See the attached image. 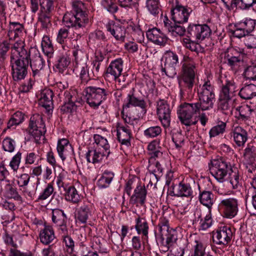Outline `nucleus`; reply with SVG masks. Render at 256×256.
I'll return each mask as SVG.
<instances>
[{"mask_svg": "<svg viewBox=\"0 0 256 256\" xmlns=\"http://www.w3.org/2000/svg\"><path fill=\"white\" fill-rule=\"evenodd\" d=\"M72 6L70 12H66L63 16L64 24L75 29L84 28L89 21L84 3L82 0H72Z\"/></svg>", "mask_w": 256, "mask_h": 256, "instance_id": "1", "label": "nucleus"}, {"mask_svg": "<svg viewBox=\"0 0 256 256\" xmlns=\"http://www.w3.org/2000/svg\"><path fill=\"white\" fill-rule=\"evenodd\" d=\"M55 2L56 0H30V8L32 13L36 14L40 6L38 20L44 29H47L52 26Z\"/></svg>", "mask_w": 256, "mask_h": 256, "instance_id": "2", "label": "nucleus"}, {"mask_svg": "<svg viewBox=\"0 0 256 256\" xmlns=\"http://www.w3.org/2000/svg\"><path fill=\"white\" fill-rule=\"evenodd\" d=\"M236 86L232 81H226L220 91L218 108L223 114L229 115L232 112V98L236 95Z\"/></svg>", "mask_w": 256, "mask_h": 256, "instance_id": "3", "label": "nucleus"}, {"mask_svg": "<svg viewBox=\"0 0 256 256\" xmlns=\"http://www.w3.org/2000/svg\"><path fill=\"white\" fill-rule=\"evenodd\" d=\"M182 63V74L178 80L180 91H191L194 84L196 74V63L193 59L184 56Z\"/></svg>", "mask_w": 256, "mask_h": 256, "instance_id": "4", "label": "nucleus"}, {"mask_svg": "<svg viewBox=\"0 0 256 256\" xmlns=\"http://www.w3.org/2000/svg\"><path fill=\"white\" fill-rule=\"evenodd\" d=\"M200 110H202V105L198 102H184L178 106V118L181 123L186 126L195 125L198 122L196 115L200 114Z\"/></svg>", "mask_w": 256, "mask_h": 256, "instance_id": "5", "label": "nucleus"}, {"mask_svg": "<svg viewBox=\"0 0 256 256\" xmlns=\"http://www.w3.org/2000/svg\"><path fill=\"white\" fill-rule=\"evenodd\" d=\"M208 166L211 174L220 182L226 180V176L232 172V168L230 163L222 158L212 160Z\"/></svg>", "mask_w": 256, "mask_h": 256, "instance_id": "6", "label": "nucleus"}, {"mask_svg": "<svg viewBox=\"0 0 256 256\" xmlns=\"http://www.w3.org/2000/svg\"><path fill=\"white\" fill-rule=\"evenodd\" d=\"M84 92L87 103L94 108H98L107 98L109 94L107 89L97 86H88Z\"/></svg>", "mask_w": 256, "mask_h": 256, "instance_id": "7", "label": "nucleus"}, {"mask_svg": "<svg viewBox=\"0 0 256 256\" xmlns=\"http://www.w3.org/2000/svg\"><path fill=\"white\" fill-rule=\"evenodd\" d=\"M200 104L202 105V110L212 108L215 101L214 86L209 80L204 81V84L200 86L198 90Z\"/></svg>", "mask_w": 256, "mask_h": 256, "instance_id": "8", "label": "nucleus"}, {"mask_svg": "<svg viewBox=\"0 0 256 256\" xmlns=\"http://www.w3.org/2000/svg\"><path fill=\"white\" fill-rule=\"evenodd\" d=\"M46 132L44 123L41 115L36 114L32 115L30 120L28 132L34 138L36 143H38L40 138Z\"/></svg>", "mask_w": 256, "mask_h": 256, "instance_id": "9", "label": "nucleus"}, {"mask_svg": "<svg viewBox=\"0 0 256 256\" xmlns=\"http://www.w3.org/2000/svg\"><path fill=\"white\" fill-rule=\"evenodd\" d=\"M64 104L60 110L64 113H72L76 111V108L82 104V100L76 92L74 90H66L64 92Z\"/></svg>", "mask_w": 256, "mask_h": 256, "instance_id": "10", "label": "nucleus"}, {"mask_svg": "<svg viewBox=\"0 0 256 256\" xmlns=\"http://www.w3.org/2000/svg\"><path fill=\"white\" fill-rule=\"evenodd\" d=\"M187 33L188 38L198 42L208 38L211 34V30L206 24H190L187 28Z\"/></svg>", "mask_w": 256, "mask_h": 256, "instance_id": "11", "label": "nucleus"}, {"mask_svg": "<svg viewBox=\"0 0 256 256\" xmlns=\"http://www.w3.org/2000/svg\"><path fill=\"white\" fill-rule=\"evenodd\" d=\"M30 51L26 46L24 41L18 40L11 46V60H29Z\"/></svg>", "mask_w": 256, "mask_h": 256, "instance_id": "12", "label": "nucleus"}, {"mask_svg": "<svg viewBox=\"0 0 256 256\" xmlns=\"http://www.w3.org/2000/svg\"><path fill=\"white\" fill-rule=\"evenodd\" d=\"M192 10L183 6L178 2L172 6L171 10L172 19L176 23L183 24L188 22Z\"/></svg>", "mask_w": 256, "mask_h": 256, "instance_id": "13", "label": "nucleus"}, {"mask_svg": "<svg viewBox=\"0 0 256 256\" xmlns=\"http://www.w3.org/2000/svg\"><path fill=\"white\" fill-rule=\"evenodd\" d=\"M11 64L14 80L19 81L24 79L28 73L29 60H11Z\"/></svg>", "mask_w": 256, "mask_h": 256, "instance_id": "14", "label": "nucleus"}, {"mask_svg": "<svg viewBox=\"0 0 256 256\" xmlns=\"http://www.w3.org/2000/svg\"><path fill=\"white\" fill-rule=\"evenodd\" d=\"M157 114L164 128L170 126V122L171 110L170 106L164 100H160L157 102Z\"/></svg>", "mask_w": 256, "mask_h": 256, "instance_id": "15", "label": "nucleus"}, {"mask_svg": "<svg viewBox=\"0 0 256 256\" xmlns=\"http://www.w3.org/2000/svg\"><path fill=\"white\" fill-rule=\"evenodd\" d=\"M52 221L58 227V231L61 234H66L67 228V218L64 212L60 209H54L52 211Z\"/></svg>", "mask_w": 256, "mask_h": 256, "instance_id": "16", "label": "nucleus"}, {"mask_svg": "<svg viewBox=\"0 0 256 256\" xmlns=\"http://www.w3.org/2000/svg\"><path fill=\"white\" fill-rule=\"evenodd\" d=\"M220 206L222 210L224 215L228 218H234L238 211V201L234 198L223 200Z\"/></svg>", "mask_w": 256, "mask_h": 256, "instance_id": "17", "label": "nucleus"}, {"mask_svg": "<svg viewBox=\"0 0 256 256\" xmlns=\"http://www.w3.org/2000/svg\"><path fill=\"white\" fill-rule=\"evenodd\" d=\"M232 236L231 229L228 226L220 228L212 236L213 240L218 244H227L230 240Z\"/></svg>", "mask_w": 256, "mask_h": 256, "instance_id": "18", "label": "nucleus"}, {"mask_svg": "<svg viewBox=\"0 0 256 256\" xmlns=\"http://www.w3.org/2000/svg\"><path fill=\"white\" fill-rule=\"evenodd\" d=\"M29 64L32 68L33 76H35L43 68L45 61L39 52L36 50H34L32 54V56L30 55Z\"/></svg>", "mask_w": 256, "mask_h": 256, "instance_id": "19", "label": "nucleus"}, {"mask_svg": "<svg viewBox=\"0 0 256 256\" xmlns=\"http://www.w3.org/2000/svg\"><path fill=\"white\" fill-rule=\"evenodd\" d=\"M124 66V62L120 58H116L110 63L107 68L106 75L107 77L116 78L120 76Z\"/></svg>", "mask_w": 256, "mask_h": 256, "instance_id": "20", "label": "nucleus"}, {"mask_svg": "<svg viewBox=\"0 0 256 256\" xmlns=\"http://www.w3.org/2000/svg\"><path fill=\"white\" fill-rule=\"evenodd\" d=\"M146 34L148 38L155 44L164 46L167 42L166 36L156 28L148 30Z\"/></svg>", "mask_w": 256, "mask_h": 256, "instance_id": "21", "label": "nucleus"}, {"mask_svg": "<svg viewBox=\"0 0 256 256\" xmlns=\"http://www.w3.org/2000/svg\"><path fill=\"white\" fill-rule=\"evenodd\" d=\"M53 96V92L50 89L43 90L40 94V98L38 101L39 104L44 108L48 112L52 110L54 108Z\"/></svg>", "mask_w": 256, "mask_h": 256, "instance_id": "22", "label": "nucleus"}, {"mask_svg": "<svg viewBox=\"0 0 256 256\" xmlns=\"http://www.w3.org/2000/svg\"><path fill=\"white\" fill-rule=\"evenodd\" d=\"M134 190V194L130 197V203L134 205L139 202L142 206L145 203L146 196V190L144 186L140 184H137Z\"/></svg>", "mask_w": 256, "mask_h": 256, "instance_id": "23", "label": "nucleus"}, {"mask_svg": "<svg viewBox=\"0 0 256 256\" xmlns=\"http://www.w3.org/2000/svg\"><path fill=\"white\" fill-rule=\"evenodd\" d=\"M132 129L121 126L117 127L118 140L122 146L129 147L130 146V139L132 138Z\"/></svg>", "mask_w": 256, "mask_h": 256, "instance_id": "24", "label": "nucleus"}, {"mask_svg": "<svg viewBox=\"0 0 256 256\" xmlns=\"http://www.w3.org/2000/svg\"><path fill=\"white\" fill-rule=\"evenodd\" d=\"M106 29L116 40H124L126 29L122 24L118 23L108 24L106 25Z\"/></svg>", "mask_w": 256, "mask_h": 256, "instance_id": "25", "label": "nucleus"}, {"mask_svg": "<svg viewBox=\"0 0 256 256\" xmlns=\"http://www.w3.org/2000/svg\"><path fill=\"white\" fill-rule=\"evenodd\" d=\"M232 136L238 146H243L248 138L247 132L240 126H236L232 130Z\"/></svg>", "mask_w": 256, "mask_h": 256, "instance_id": "26", "label": "nucleus"}, {"mask_svg": "<svg viewBox=\"0 0 256 256\" xmlns=\"http://www.w3.org/2000/svg\"><path fill=\"white\" fill-rule=\"evenodd\" d=\"M66 26L60 28L58 32L56 41L58 43L62 45V48L66 50L68 46V44L73 40L72 38L69 36V28Z\"/></svg>", "mask_w": 256, "mask_h": 256, "instance_id": "27", "label": "nucleus"}, {"mask_svg": "<svg viewBox=\"0 0 256 256\" xmlns=\"http://www.w3.org/2000/svg\"><path fill=\"white\" fill-rule=\"evenodd\" d=\"M134 89L132 88L130 93L128 94L126 101L123 105L124 108H128L132 106H138L142 109L146 108V102L143 99L138 98L134 94Z\"/></svg>", "mask_w": 256, "mask_h": 256, "instance_id": "28", "label": "nucleus"}, {"mask_svg": "<svg viewBox=\"0 0 256 256\" xmlns=\"http://www.w3.org/2000/svg\"><path fill=\"white\" fill-rule=\"evenodd\" d=\"M24 33V28L22 24L18 22H10L7 34L10 40L22 36Z\"/></svg>", "mask_w": 256, "mask_h": 256, "instance_id": "29", "label": "nucleus"}, {"mask_svg": "<svg viewBox=\"0 0 256 256\" xmlns=\"http://www.w3.org/2000/svg\"><path fill=\"white\" fill-rule=\"evenodd\" d=\"M174 196H176L191 197L192 196L193 191L189 184L180 182L178 186L172 188Z\"/></svg>", "mask_w": 256, "mask_h": 256, "instance_id": "30", "label": "nucleus"}, {"mask_svg": "<svg viewBox=\"0 0 256 256\" xmlns=\"http://www.w3.org/2000/svg\"><path fill=\"white\" fill-rule=\"evenodd\" d=\"M108 155V154H105L101 150L96 148L88 150L86 156L88 162L95 164L100 162L104 157H107Z\"/></svg>", "mask_w": 256, "mask_h": 256, "instance_id": "31", "label": "nucleus"}, {"mask_svg": "<svg viewBox=\"0 0 256 256\" xmlns=\"http://www.w3.org/2000/svg\"><path fill=\"white\" fill-rule=\"evenodd\" d=\"M56 238L54 230L51 226H46L40 233V242L44 244H48Z\"/></svg>", "mask_w": 256, "mask_h": 256, "instance_id": "32", "label": "nucleus"}, {"mask_svg": "<svg viewBox=\"0 0 256 256\" xmlns=\"http://www.w3.org/2000/svg\"><path fill=\"white\" fill-rule=\"evenodd\" d=\"M71 150L72 146L67 139L62 138L58 141L57 151L59 156L62 160L66 159V156Z\"/></svg>", "mask_w": 256, "mask_h": 256, "instance_id": "33", "label": "nucleus"}, {"mask_svg": "<svg viewBox=\"0 0 256 256\" xmlns=\"http://www.w3.org/2000/svg\"><path fill=\"white\" fill-rule=\"evenodd\" d=\"M238 94L244 100H250L256 96V86L250 84L242 87Z\"/></svg>", "mask_w": 256, "mask_h": 256, "instance_id": "34", "label": "nucleus"}, {"mask_svg": "<svg viewBox=\"0 0 256 256\" xmlns=\"http://www.w3.org/2000/svg\"><path fill=\"white\" fill-rule=\"evenodd\" d=\"M227 64L232 68L237 66L240 62V54L234 48L229 50L226 56Z\"/></svg>", "mask_w": 256, "mask_h": 256, "instance_id": "35", "label": "nucleus"}, {"mask_svg": "<svg viewBox=\"0 0 256 256\" xmlns=\"http://www.w3.org/2000/svg\"><path fill=\"white\" fill-rule=\"evenodd\" d=\"M199 200L202 204L210 208L214 202V194L210 191L203 190L200 194Z\"/></svg>", "mask_w": 256, "mask_h": 256, "instance_id": "36", "label": "nucleus"}, {"mask_svg": "<svg viewBox=\"0 0 256 256\" xmlns=\"http://www.w3.org/2000/svg\"><path fill=\"white\" fill-rule=\"evenodd\" d=\"M136 222L135 228L138 233L148 238L149 227L146 219L139 216L136 220Z\"/></svg>", "mask_w": 256, "mask_h": 256, "instance_id": "37", "label": "nucleus"}, {"mask_svg": "<svg viewBox=\"0 0 256 256\" xmlns=\"http://www.w3.org/2000/svg\"><path fill=\"white\" fill-rule=\"evenodd\" d=\"M160 236L163 244L164 243V240H166V244L168 245L166 248V249H168L169 248L172 246L177 240L176 232L172 228L167 230V232L166 234L162 233L160 234Z\"/></svg>", "mask_w": 256, "mask_h": 256, "instance_id": "38", "label": "nucleus"}, {"mask_svg": "<svg viewBox=\"0 0 256 256\" xmlns=\"http://www.w3.org/2000/svg\"><path fill=\"white\" fill-rule=\"evenodd\" d=\"M94 142L98 146L96 148L101 150L104 152L106 154H110V146L106 138L99 134H94Z\"/></svg>", "mask_w": 256, "mask_h": 256, "instance_id": "39", "label": "nucleus"}, {"mask_svg": "<svg viewBox=\"0 0 256 256\" xmlns=\"http://www.w3.org/2000/svg\"><path fill=\"white\" fill-rule=\"evenodd\" d=\"M70 62V58L66 54H62L58 58L57 63L54 65L56 72L63 73Z\"/></svg>", "mask_w": 256, "mask_h": 256, "instance_id": "40", "label": "nucleus"}, {"mask_svg": "<svg viewBox=\"0 0 256 256\" xmlns=\"http://www.w3.org/2000/svg\"><path fill=\"white\" fill-rule=\"evenodd\" d=\"M91 214L89 206L84 204L78 209L77 213V219L82 224L86 223L88 216Z\"/></svg>", "mask_w": 256, "mask_h": 256, "instance_id": "41", "label": "nucleus"}, {"mask_svg": "<svg viewBox=\"0 0 256 256\" xmlns=\"http://www.w3.org/2000/svg\"><path fill=\"white\" fill-rule=\"evenodd\" d=\"M65 196L66 200L75 204L78 203L80 200V197L74 186H70L66 189Z\"/></svg>", "mask_w": 256, "mask_h": 256, "instance_id": "42", "label": "nucleus"}, {"mask_svg": "<svg viewBox=\"0 0 256 256\" xmlns=\"http://www.w3.org/2000/svg\"><path fill=\"white\" fill-rule=\"evenodd\" d=\"M42 47L44 53L48 58L52 56L54 50L52 42L48 38H44L42 42Z\"/></svg>", "mask_w": 256, "mask_h": 256, "instance_id": "43", "label": "nucleus"}, {"mask_svg": "<svg viewBox=\"0 0 256 256\" xmlns=\"http://www.w3.org/2000/svg\"><path fill=\"white\" fill-rule=\"evenodd\" d=\"M4 190L6 194L10 198H14L17 200H22L21 196L18 194L16 188H14L10 184V180H6Z\"/></svg>", "mask_w": 256, "mask_h": 256, "instance_id": "44", "label": "nucleus"}, {"mask_svg": "<svg viewBox=\"0 0 256 256\" xmlns=\"http://www.w3.org/2000/svg\"><path fill=\"white\" fill-rule=\"evenodd\" d=\"M4 242L6 244L10 245L13 247V248H12L10 250V256H24L22 253L16 249L17 245L14 242L12 236L7 234H6L4 237Z\"/></svg>", "mask_w": 256, "mask_h": 256, "instance_id": "45", "label": "nucleus"}, {"mask_svg": "<svg viewBox=\"0 0 256 256\" xmlns=\"http://www.w3.org/2000/svg\"><path fill=\"white\" fill-rule=\"evenodd\" d=\"M63 238V242L65 244L66 250L68 254H72V256H76L74 254V242L73 240L68 236V232L66 234H62Z\"/></svg>", "mask_w": 256, "mask_h": 256, "instance_id": "46", "label": "nucleus"}, {"mask_svg": "<svg viewBox=\"0 0 256 256\" xmlns=\"http://www.w3.org/2000/svg\"><path fill=\"white\" fill-rule=\"evenodd\" d=\"M77 68L80 70V76L82 84H86L90 80L86 63H81L78 66L77 65Z\"/></svg>", "mask_w": 256, "mask_h": 256, "instance_id": "47", "label": "nucleus"}, {"mask_svg": "<svg viewBox=\"0 0 256 256\" xmlns=\"http://www.w3.org/2000/svg\"><path fill=\"white\" fill-rule=\"evenodd\" d=\"M146 8L152 15L158 14L160 10V6L158 0H146Z\"/></svg>", "mask_w": 256, "mask_h": 256, "instance_id": "48", "label": "nucleus"}, {"mask_svg": "<svg viewBox=\"0 0 256 256\" xmlns=\"http://www.w3.org/2000/svg\"><path fill=\"white\" fill-rule=\"evenodd\" d=\"M164 64L176 66L178 64V56L172 51H167L164 54Z\"/></svg>", "mask_w": 256, "mask_h": 256, "instance_id": "49", "label": "nucleus"}, {"mask_svg": "<svg viewBox=\"0 0 256 256\" xmlns=\"http://www.w3.org/2000/svg\"><path fill=\"white\" fill-rule=\"evenodd\" d=\"M37 189V186L34 184L27 185L20 188L23 195L26 198L29 199H33Z\"/></svg>", "mask_w": 256, "mask_h": 256, "instance_id": "50", "label": "nucleus"}, {"mask_svg": "<svg viewBox=\"0 0 256 256\" xmlns=\"http://www.w3.org/2000/svg\"><path fill=\"white\" fill-rule=\"evenodd\" d=\"M244 159L249 162H254L256 158V148L248 144L244 153Z\"/></svg>", "mask_w": 256, "mask_h": 256, "instance_id": "51", "label": "nucleus"}, {"mask_svg": "<svg viewBox=\"0 0 256 256\" xmlns=\"http://www.w3.org/2000/svg\"><path fill=\"white\" fill-rule=\"evenodd\" d=\"M230 182L234 189H236L240 186V176L236 168H232V172L228 174Z\"/></svg>", "mask_w": 256, "mask_h": 256, "instance_id": "52", "label": "nucleus"}, {"mask_svg": "<svg viewBox=\"0 0 256 256\" xmlns=\"http://www.w3.org/2000/svg\"><path fill=\"white\" fill-rule=\"evenodd\" d=\"M162 128L158 126H152L148 128L144 132V136L148 138H154L162 133Z\"/></svg>", "mask_w": 256, "mask_h": 256, "instance_id": "53", "label": "nucleus"}, {"mask_svg": "<svg viewBox=\"0 0 256 256\" xmlns=\"http://www.w3.org/2000/svg\"><path fill=\"white\" fill-rule=\"evenodd\" d=\"M230 32L234 36L238 38H241L248 35L244 28H243L240 22L235 24L234 29H230Z\"/></svg>", "mask_w": 256, "mask_h": 256, "instance_id": "54", "label": "nucleus"}, {"mask_svg": "<svg viewBox=\"0 0 256 256\" xmlns=\"http://www.w3.org/2000/svg\"><path fill=\"white\" fill-rule=\"evenodd\" d=\"M254 112L248 106H241L239 108L238 119L242 121L248 120Z\"/></svg>", "mask_w": 256, "mask_h": 256, "instance_id": "55", "label": "nucleus"}, {"mask_svg": "<svg viewBox=\"0 0 256 256\" xmlns=\"http://www.w3.org/2000/svg\"><path fill=\"white\" fill-rule=\"evenodd\" d=\"M161 71L169 78H173L176 74V66L167 64H161Z\"/></svg>", "mask_w": 256, "mask_h": 256, "instance_id": "56", "label": "nucleus"}, {"mask_svg": "<svg viewBox=\"0 0 256 256\" xmlns=\"http://www.w3.org/2000/svg\"><path fill=\"white\" fill-rule=\"evenodd\" d=\"M184 136L182 132H177L173 133L172 140L177 148H180L184 145Z\"/></svg>", "mask_w": 256, "mask_h": 256, "instance_id": "57", "label": "nucleus"}, {"mask_svg": "<svg viewBox=\"0 0 256 256\" xmlns=\"http://www.w3.org/2000/svg\"><path fill=\"white\" fill-rule=\"evenodd\" d=\"M226 126V123L222 122L220 124L212 127L209 132L210 137H214L222 134L225 130Z\"/></svg>", "mask_w": 256, "mask_h": 256, "instance_id": "58", "label": "nucleus"}, {"mask_svg": "<svg viewBox=\"0 0 256 256\" xmlns=\"http://www.w3.org/2000/svg\"><path fill=\"white\" fill-rule=\"evenodd\" d=\"M15 141L9 137L6 138L2 142V148L4 150L10 152H12L15 148Z\"/></svg>", "mask_w": 256, "mask_h": 256, "instance_id": "59", "label": "nucleus"}, {"mask_svg": "<svg viewBox=\"0 0 256 256\" xmlns=\"http://www.w3.org/2000/svg\"><path fill=\"white\" fill-rule=\"evenodd\" d=\"M54 187L51 183L48 184L42 192L40 194L38 200H40L48 198L54 192Z\"/></svg>", "mask_w": 256, "mask_h": 256, "instance_id": "60", "label": "nucleus"}, {"mask_svg": "<svg viewBox=\"0 0 256 256\" xmlns=\"http://www.w3.org/2000/svg\"><path fill=\"white\" fill-rule=\"evenodd\" d=\"M158 226L160 234H162V233H166L167 230L170 229L168 226V220L165 218H160V222Z\"/></svg>", "mask_w": 256, "mask_h": 256, "instance_id": "61", "label": "nucleus"}, {"mask_svg": "<svg viewBox=\"0 0 256 256\" xmlns=\"http://www.w3.org/2000/svg\"><path fill=\"white\" fill-rule=\"evenodd\" d=\"M182 43L184 46L192 51L198 52L200 46L190 38H183Z\"/></svg>", "mask_w": 256, "mask_h": 256, "instance_id": "62", "label": "nucleus"}, {"mask_svg": "<svg viewBox=\"0 0 256 256\" xmlns=\"http://www.w3.org/2000/svg\"><path fill=\"white\" fill-rule=\"evenodd\" d=\"M74 60L76 65L78 66L81 63L86 62V54L84 52L83 49L76 52H72Z\"/></svg>", "mask_w": 256, "mask_h": 256, "instance_id": "63", "label": "nucleus"}, {"mask_svg": "<svg viewBox=\"0 0 256 256\" xmlns=\"http://www.w3.org/2000/svg\"><path fill=\"white\" fill-rule=\"evenodd\" d=\"M244 76L247 79L256 80V65L247 68L244 71Z\"/></svg>", "mask_w": 256, "mask_h": 256, "instance_id": "64", "label": "nucleus"}]
</instances>
